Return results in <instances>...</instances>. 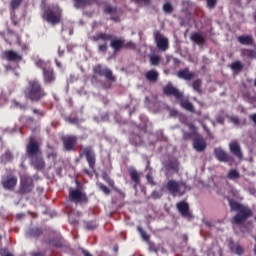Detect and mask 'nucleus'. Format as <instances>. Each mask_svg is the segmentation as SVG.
Here are the masks:
<instances>
[{
	"mask_svg": "<svg viewBox=\"0 0 256 256\" xmlns=\"http://www.w3.org/2000/svg\"><path fill=\"white\" fill-rule=\"evenodd\" d=\"M91 4V0H74V6L76 9H81L83 7H87V5Z\"/></svg>",
	"mask_w": 256,
	"mask_h": 256,
	"instance_id": "nucleus-26",
	"label": "nucleus"
},
{
	"mask_svg": "<svg viewBox=\"0 0 256 256\" xmlns=\"http://www.w3.org/2000/svg\"><path fill=\"white\" fill-rule=\"evenodd\" d=\"M238 41L242 45H251V43H253V38L251 36H240L238 37Z\"/></svg>",
	"mask_w": 256,
	"mask_h": 256,
	"instance_id": "nucleus-30",
	"label": "nucleus"
},
{
	"mask_svg": "<svg viewBox=\"0 0 256 256\" xmlns=\"http://www.w3.org/2000/svg\"><path fill=\"white\" fill-rule=\"evenodd\" d=\"M32 256H43V254L42 253H34V254H32Z\"/></svg>",
	"mask_w": 256,
	"mask_h": 256,
	"instance_id": "nucleus-54",
	"label": "nucleus"
},
{
	"mask_svg": "<svg viewBox=\"0 0 256 256\" xmlns=\"http://www.w3.org/2000/svg\"><path fill=\"white\" fill-rule=\"evenodd\" d=\"M178 101H181V107H183V109H186V111H193V104L189 101L183 100V98L178 99Z\"/></svg>",
	"mask_w": 256,
	"mask_h": 256,
	"instance_id": "nucleus-33",
	"label": "nucleus"
},
{
	"mask_svg": "<svg viewBox=\"0 0 256 256\" xmlns=\"http://www.w3.org/2000/svg\"><path fill=\"white\" fill-rule=\"evenodd\" d=\"M127 47H134L133 42H129V43L127 44Z\"/></svg>",
	"mask_w": 256,
	"mask_h": 256,
	"instance_id": "nucleus-55",
	"label": "nucleus"
},
{
	"mask_svg": "<svg viewBox=\"0 0 256 256\" xmlns=\"http://www.w3.org/2000/svg\"><path fill=\"white\" fill-rule=\"evenodd\" d=\"M99 51H101V53H105V51H107V45L106 44H102L99 46Z\"/></svg>",
	"mask_w": 256,
	"mask_h": 256,
	"instance_id": "nucleus-51",
	"label": "nucleus"
},
{
	"mask_svg": "<svg viewBox=\"0 0 256 256\" xmlns=\"http://www.w3.org/2000/svg\"><path fill=\"white\" fill-rule=\"evenodd\" d=\"M230 207L234 211H238V214L234 217V223H236V225L243 223L245 219H248L252 215L251 209L241 206V204L237 202L230 201Z\"/></svg>",
	"mask_w": 256,
	"mask_h": 256,
	"instance_id": "nucleus-2",
	"label": "nucleus"
},
{
	"mask_svg": "<svg viewBox=\"0 0 256 256\" xmlns=\"http://www.w3.org/2000/svg\"><path fill=\"white\" fill-rule=\"evenodd\" d=\"M254 253H255V255H256V247L254 248Z\"/></svg>",
	"mask_w": 256,
	"mask_h": 256,
	"instance_id": "nucleus-63",
	"label": "nucleus"
},
{
	"mask_svg": "<svg viewBox=\"0 0 256 256\" xmlns=\"http://www.w3.org/2000/svg\"><path fill=\"white\" fill-rule=\"evenodd\" d=\"M130 143H132V145H141L142 143L141 136H133L130 139Z\"/></svg>",
	"mask_w": 256,
	"mask_h": 256,
	"instance_id": "nucleus-38",
	"label": "nucleus"
},
{
	"mask_svg": "<svg viewBox=\"0 0 256 256\" xmlns=\"http://www.w3.org/2000/svg\"><path fill=\"white\" fill-rule=\"evenodd\" d=\"M190 133H185L184 132V139H191L193 137V135H197V128H195V126H193V124H188L187 125Z\"/></svg>",
	"mask_w": 256,
	"mask_h": 256,
	"instance_id": "nucleus-25",
	"label": "nucleus"
},
{
	"mask_svg": "<svg viewBox=\"0 0 256 256\" xmlns=\"http://www.w3.org/2000/svg\"><path fill=\"white\" fill-rule=\"evenodd\" d=\"M138 231H139L142 239H144V241H149V235L145 231H143V228L138 227Z\"/></svg>",
	"mask_w": 256,
	"mask_h": 256,
	"instance_id": "nucleus-41",
	"label": "nucleus"
},
{
	"mask_svg": "<svg viewBox=\"0 0 256 256\" xmlns=\"http://www.w3.org/2000/svg\"><path fill=\"white\" fill-rule=\"evenodd\" d=\"M151 65L157 66L161 63V56L157 54H150L149 55Z\"/></svg>",
	"mask_w": 256,
	"mask_h": 256,
	"instance_id": "nucleus-32",
	"label": "nucleus"
},
{
	"mask_svg": "<svg viewBox=\"0 0 256 256\" xmlns=\"http://www.w3.org/2000/svg\"><path fill=\"white\" fill-rule=\"evenodd\" d=\"M154 38L156 41V45L160 51H167L169 49V39L165 37L161 32L155 31Z\"/></svg>",
	"mask_w": 256,
	"mask_h": 256,
	"instance_id": "nucleus-6",
	"label": "nucleus"
},
{
	"mask_svg": "<svg viewBox=\"0 0 256 256\" xmlns=\"http://www.w3.org/2000/svg\"><path fill=\"white\" fill-rule=\"evenodd\" d=\"M86 229H88V231H93V229H97V222H88L86 225Z\"/></svg>",
	"mask_w": 256,
	"mask_h": 256,
	"instance_id": "nucleus-42",
	"label": "nucleus"
},
{
	"mask_svg": "<svg viewBox=\"0 0 256 256\" xmlns=\"http://www.w3.org/2000/svg\"><path fill=\"white\" fill-rule=\"evenodd\" d=\"M61 8L59 6H50L43 14V19L51 25H57L61 21Z\"/></svg>",
	"mask_w": 256,
	"mask_h": 256,
	"instance_id": "nucleus-5",
	"label": "nucleus"
},
{
	"mask_svg": "<svg viewBox=\"0 0 256 256\" xmlns=\"http://www.w3.org/2000/svg\"><path fill=\"white\" fill-rule=\"evenodd\" d=\"M152 196L154 197V199H157V196H155V192L152 194Z\"/></svg>",
	"mask_w": 256,
	"mask_h": 256,
	"instance_id": "nucleus-60",
	"label": "nucleus"
},
{
	"mask_svg": "<svg viewBox=\"0 0 256 256\" xmlns=\"http://www.w3.org/2000/svg\"><path fill=\"white\" fill-rule=\"evenodd\" d=\"M85 173H87V175H91V173H89L88 170H85Z\"/></svg>",
	"mask_w": 256,
	"mask_h": 256,
	"instance_id": "nucleus-61",
	"label": "nucleus"
},
{
	"mask_svg": "<svg viewBox=\"0 0 256 256\" xmlns=\"http://www.w3.org/2000/svg\"><path fill=\"white\" fill-rule=\"evenodd\" d=\"M114 250L117 251V247H115Z\"/></svg>",
	"mask_w": 256,
	"mask_h": 256,
	"instance_id": "nucleus-64",
	"label": "nucleus"
},
{
	"mask_svg": "<svg viewBox=\"0 0 256 256\" xmlns=\"http://www.w3.org/2000/svg\"><path fill=\"white\" fill-rule=\"evenodd\" d=\"M23 0H12L11 1V7L13 10L17 9L19 5H21V2Z\"/></svg>",
	"mask_w": 256,
	"mask_h": 256,
	"instance_id": "nucleus-44",
	"label": "nucleus"
},
{
	"mask_svg": "<svg viewBox=\"0 0 256 256\" xmlns=\"http://www.w3.org/2000/svg\"><path fill=\"white\" fill-rule=\"evenodd\" d=\"M3 58L7 61H14L16 63H19V61L23 59V56L20 53L15 52L13 50H7L3 52Z\"/></svg>",
	"mask_w": 256,
	"mask_h": 256,
	"instance_id": "nucleus-9",
	"label": "nucleus"
},
{
	"mask_svg": "<svg viewBox=\"0 0 256 256\" xmlns=\"http://www.w3.org/2000/svg\"><path fill=\"white\" fill-rule=\"evenodd\" d=\"M163 91L165 95H173L177 100L183 98V94L171 83L165 86Z\"/></svg>",
	"mask_w": 256,
	"mask_h": 256,
	"instance_id": "nucleus-10",
	"label": "nucleus"
},
{
	"mask_svg": "<svg viewBox=\"0 0 256 256\" xmlns=\"http://www.w3.org/2000/svg\"><path fill=\"white\" fill-rule=\"evenodd\" d=\"M1 256H13V254H11V253H3V252H1Z\"/></svg>",
	"mask_w": 256,
	"mask_h": 256,
	"instance_id": "nucleus-53",
	"label": "nucleus"
},
{
	"mask_svg": "<svg viewBox=\"0 0 256 256\" xmlns=\"http://www.w3.org/2000/svg\"><path fill=\"white\" fill-rule=\"evenodd\" d=\"M174 63L179 64V60L177 58H175Z\"/></svg>",
	"mask_w": 256,
	"mask_h": 256,
	"instance_id": "nucleus-58",
	"label": "nucleus"
},
{
	"mask_svg": "<svg viewBox=\"0 0 256 256\" xmlns=\"http://www.w3.org/2000/svg\"><path fill=\"white\" fill-rule=\"evenodd\" d=\"M146 171H148L146 175V179L150 185H155V182L153 181V171L149 166L146 167Z\"/></svg>",
	"mask_w": 256,
	"mask_h": 256,
	"instance_id": "nucleus-34",
	"label": "nucleus"
},
{
	"mask_svg": "<svg viewBox=\"0 0 256 256\" xmlns=\"http://www.w3.org/2000/svg\"><path fill=\"white\" fill-rule=\"evenodd\" d=\"M64 141V147L66 151H73V147L75 146V143L77 141V137L75 136H66L63 139Z\"/></svg>",
	"mask_w": 256,
	"mask_h": 256,
	"instance_id": "nucleus-17",
	"label": "nucleus"
},
{
	"mask_svg": "<svg viewBox=\"0 0 256 256\" xmlns=\"http://www.w3.org/2000/svg\"><path fill=\"white\" fill-rule=\"evenodd\" d=\"M177 209L181 213L182 217H185L186 219H191V212L189 211V204H187V202H179L177 204Z\"/></svg>",
	"mask_w": 256,
	"mask_h": 256,
	"instance_id": "nucleus-13",
	"label": "nucleus"
},
{
	"mask_svg": "<svg viewBox=\"0 0 256 256\" xmlns=\"http://www.w3.org/2000/svg\"><path fill=\"white\" fill-rule=\"evenodd\" d=\"M41 229H39V228H36V229H33L32 231H31V233H30V235H34V236H39V235H41Z\"/></svg>",
	"mask_w": 256,
	"mask_h": 256,
	"instance_id": "nucleus-47",
	"label": "nucleus"
},
{
	"mask_svg": "<svg viewBox=\"0 0 256 256\" xmlns=\"http://www.w3.org/2000/svg\"><path fill=\"white\" fill-rule=\"evenodd\" d=\"M32 165H34L36 169H43V167H45V162L41 158H34L32 160Z\"/></svg>",
	"mask_w": 256,
	"mask_h": 256,
	"instance_id": "nucleus-31",
	"label": "nucleus"
},
{
	"mask_svg": "<svg viewBox=\"0 0 256 256\" xmlns=\"http://www.w3.org/2000/svg\"><path fill=\"white\" fill-rule=\"evenodd\" d=\"M217 5V0H207V6L209 9H213Z\"/></svg>",
	"mask_w": 256,
	"mask_h": 256,
	"instance_id": "nucleus-45",
	"label": "nucleus"
},
{
	"mask_svg": "<svg viewBox=\"0 0 256 256\" xmlns=\"http://www.w3.org/2000/svg\"><path fill=\"white\" fill-rule=\"evenodd\" d=\"M231 251L236 255H243V247L241 245L231 246Z\"/></svg>",
	"mask_w": 256,
	"mask_h": 256,
	"instance_id": "nucleus-36",
	"label": "nucleus"
},
{
	"mask_svg": "<svg viewBox=\"0 0 256 256\" xmlns=\"http://www.w3.org/2000/svg\"><path fill=\"white\" fill-rule=\"evenodd\" d=\"M94 40L95 41H101V40L102 41H109V40H111V35L101 33V34H98V35L94 36Z\"/></svg>",
	"mask_w": 256,
	"mask_h": 256,
	"instance_id": "nucleus-35",
	"label": "nucleus"
},
{
	"mask_svg": "<svg viewBox=\"0 0 256 256\" xmlns=\"http://www.w3.org/2000/svg\"><path fill=\"white\" fill-rule=\"evenodd\" d=\"M116 9L112 6H106L105 12L106 13H115Z\"/></svg>",
	"mask_w": 256,
	"mask_h": 256,
	"instance_id": "nucleus-49",
	"label": "nucleus"
},
{
	"mask_svg": "<svg viewBox=\"0 0 256 256\" xmlns=\"http://www.w3.org/2000/svg\"><path fill=\"white\" fill-rule=\"evenodd\" d=\"M167 189L174 197H181L182 195H185L187 191L191 190V188L184 182H178L175 180L168 181Z\"/></svg>",
	"mask_w": 256,
	"mask_h": 256,
	"instance_id": "nucleus-4",
	"label": "nucleus"
},
{
	"mask_svg": "<svg viewBox=\"0 0 256 256\" xmlns=\"http://www.w3.org/2000/svg\"><path fill=\"white\" fill-rule=\"evenodd\" d=\"M25 95L28 99H31V101H39V99L45 97V91H43L39 81L31 80L25 90Z\"/></svg>",
	"mask_w": 256,
	"mask_h": 256,
	"instance_id": "nucleus-1",
	"label": "nucleus"
},
{
	"mask_svg": "<svg viewBox=\"0 0 256 256\" xmlns=\"http://www.w3.org/2000/svg\"><path fill=\"white\" fill-rule=\"evenodd\" d=\"M163 11L164 13H173V6L171 5V3L164 4Z\"/></svg>",
	"mask_w": 256,
	"mask_h": 256,
	"instance_id": "nucleus-40",
	"label": "nucleus"
},
{
	"mask_svg": "<svg viewBox=\"0 0 256 256\" xmlns=\"http://www.w3.org/2000/svg\"><path fill=\"white\" fill-rule=\"evenodd\" d=\"M244 54L247 55L248 57H256V52L255 51H251V50H245Z\"/></svg>",
	"mask_w": 256,
	"mask_h": 256,
	"instance_id": "nucleus-46",
	"label": "nucleus"
},
{
	"mask_svg": "<svg viewBox=\"0 0 256 256\" xmlns=\"http://www.w3.org/2000/svg\"><path fill=\"white\" fill-rule=\"evenodd\" d=\"M114 21H119V19L118 18H112Z\"/></svg>",
	"mask_w": 256,
	"mask_h": 256,
	"instance_id": "nucleus-62",
	"label": "nucleus"
},
{
	"mask_svg": "<svg viewBox=\"0 0 256 256\" xmlns=\"http://www.w3.org/2000/svg\"><path fill=\"white\" fill-rule=\"evenodd\" d=\"M12 105L13 107H18L19 109H25V107L19 103H17V101H12Z\"/></svg>",
	"mask_w": 256,
	"mask_h": 256,
	"instance_id": "nucleus-50",
	"label": "nucleus"
},
{
	"mask_svg": "<svg viewBox=\"0 0 256 256\" xmlns=\"http://www.w3.org/2000/svg\"><path fill=\"white\" fill-rule=\"evenodd\" d=\"M231 122L234 124V125H241V122L239 121V118L233 116L230 118Z\"/></svg>",
	"mask_w": 256,
	"mask_h": 256,
	"instance_id": "nucleus-48",
	"label": "nucleus"
},
{
	"mask_svg": "<svg viewBox=\"0 0 256 256\" xmlns=\"http://www.w3.org/2000/svg\"><path fill=\"white\" fill-rule=\"evenodd\" d=\"M191 40L194 43H197V45H203V43H205V37H203V35H201L199 33L192 34Z\"/></svg>",
	"mask_w": 256,
	"mask_h": 256,
	"instance_id": "nucleus-24",
	"label": "nucleus"
},
{
	"mask_svg": "<svg viewBox=\"0 0 256 256\" xmlns=\"http://www.w3.org/2000/svg\"><path fill=\"white\" fill-rule=\"evenodd\" d=\"M193 147L196 151H205L207 143L205 142V139H203V137L197 135L196 138L194 139Z\"/></svg>",
	"mask_w": 256,
	"mask_h": 256,
	"instance_id": "nucleus-15",
	"label": "nucleus"
},
{
	"mask_svg": "<svg viewBox=\"0 0 256 256\" xmlns=\"http://www.w3.org/2000/svg\"><path fill=\"white\" fill-rule=\"evenodd\" d=\"M231 69H233V71H241V69H243V65L241 62H234L231 65Z\"/></svg>",
	"mask_w": 256,
	"mask_h": 256,
	"instance_id": "nucleus-39",
	"label": "nucleus"
},
{
	"mask_svg": "<svg viewBox=\"0 0 256 256\" xmlns=\"http://www.w3.org/2000/svg\"><path fill=\"white\" fill-rule=\"evenodd\" d=\"M144 3L149 4L151 0H143Z\"/></svg>",
	"mask_w": 256,
	"mask_h": 256,
	"instance_id": "nucleus-57",
	"label": "nucleus"
},
{
	"mask_svg": "<svg viewBox=\"0 0 256 256\" xmlns=\"http://www.w3.org/2000/svg\"><path fill=\"white\" fill-rule=\"evenodd\" d=\"M230 151L231 153H233V155H235V157H238V159H241V157H243V154L241 153V147L237 142L230 143Z\"/></svg>",
	"mask_w": 256,
	"mask_h": 256,
	"instance_id": "nucleus-19",
	"label": "nucleus"
},
{
	"mask_svg": "<svg viewBox=\"0 0 256 256\" xmlns=\"http://www.w3.org/2000/svg\"><path fill=\"white\" fill-rule=\"evenodd\" d=\"M83 154L85 155L88 165L90 169H95V153L93 152V149L91 147H87L83 150Z\"/></svg>",
	"mask_w": 256,
	"mask_h": 256,
	"instance_id": "nucleus-11",
	"label": "nucleus"
},
{
	"mask_svg": "<svg viewBox=\"0 0 256 256\" xmlns=\"http://www.w3.org/2000/svg\"><path fill=\"white\" fill-rule=\"evenodd\" d=\"M227 177L231 180V181H235L236 179H240L241 174L239 173V171H237L236 169H232L228 172Z\"/></svg>",
	"mask_w": 256,
	"mask_h": 256,
	"instance_id": "nucleus-27",
	"label": "nucleus"
},
{
	"mask_svg": "<svg viewBox=\"0 0 256 256\" xmlns=\"http://www.w3.org/2000/svg\"><path fill=\"white\" fill-rule=\"evenodd\" d=\"M69 198H70V201H75L76 203L85 201V195H83V193L80 190L70 189Z\"/></svg>",
	"mask_w": 256,
	"mask_h": 256,
	"instance_id": "nucleus-16",
	"label": "nucleus"
},
{
	"mask_svg": "<svg viewBox=\"0 0 256 256\" xmlns=\"http://www.w3.org/2000/svg\"><path fill=\"white\" fill-rule=\"evenodd\" d=\"M177 75L179 79H184L185 81H190V79H193V73H191L187 68L180 70Z\"/></svg>",
	"mask_w": 256,
	"mask_h": 256,
	"instance_id": "nucleus-20",
	"label": "nucleus"
},
{
	"mask_svg": "<svg viewBox=\"0 0 256 256\" xmlns=\"http://www.w3.org/2000/svg\"><path fill=\"white\" fill-rule=\"evenodd\" d=\"M146 79L151 83H155L159 79V72L156 70H150L146 73Z\"/></svg>",
	"mask_w": 256,
	"mask_h": 256,
	"instance_id": "nucleus-22",
	"label": "nucleus"
},
{
	"mask_svg": "<svg viewBox=\"0 0 256 256\" xmlns=\"http://www.w3.org/2000/svg\"><path fill=\"white\" fill-rule=\"evenodd\" d=\"M105 180L109 182V185H112L111 179L105 178Z\"/></svg>",
	"mask_w": 256,
	"mask_h": 256,
	"instance_id": "nucleus-56",
	"label": "nucleus"
},
{
	"mask_svg": "<svg viewBox=\"0 0 256 256\" xmlns=\"http://www.w3.org/2000/svg\"><path fill=\"white\" fill-rule=\"evenodd\" d=\"M99 189H101V191H103V193H105V195H109V193H111V191L109 190V188L103 184H98Z\"/></svg>",
	"mask_w": 256,
	"mask_h": 256,
	"instance_id": "nucleus-43",
	"label": "nucleus"
},
{
	"mask_svg": "<svg viewBox=\"0 0 256 256\" xmlns=\"http://www.w3.org/2000/svg\"><path fill=\"white\" fill-rule=\"evenodd\" d=\"M10 161H13V154L7 151L1 156V163H3V165H6V163H9Z\"/></svg>",
	"mask_w": 256,
	"mask_h": 256,
	"instance_id": "nucleus-28",
	"label": "nucleus"
},
{
	"mask_svg": "<svg viewBox=\"0 0 256 256\" xmlns=\"http://www.w3.org/2000/svg\"><path fill=\"white\" fill-rule=\"evenodd\" d=\"M33 189V180L29 176H21V191L22 193H29Z\"/></svg>",
	"mask_w": 256,
	"mask_h": 256,
	"instance_id": "nucleus-12",
	"label": "nucleus"
},
{
	"mask_svg": "<svg viewBox=\"0 0 256 256\" xmlns=\"http://www.w3.org/2000/svg\"><path fill=\"white\" fill-rule=\"evenodd\" d=\"M37 151H39V145L37 144V142H35V139L33 137L30 138V143L27 146V153L30 156L35 155V153H37Z\"/></svg>",
	"mask_w": 256,
	"mask_h": 256,
	"instance_id": "nucleus-18",
	"label": "nucleus"
},
{
	"mask_svg": "<svg viewBox=\"0 0 256 256\" xmlns=\"http://www.w3.org/2000/svg\"><path fill=\"white\" fill-rule=\"evenodd\" d=\"M57 67H61V63L56 62Z\"/></svg>",
	"mask_w": 256,
	"mask_h": 256,
	"instance_id": "nucleus-59",
	"label": "nucleus"
},
{
	"mask_svg": "<svg viewBox=\"0 0 256 256\" xmlns=\"http://www.w3.org/2000/svg\"><path fill=\"white\" fill-rule=\"evenodd\" d=\"M192 87L194 91H197V93H201V80H195L192 83Z\"/></svg>",
	"mask_w": 256,
	"mask_h": 256,
	"instance_id": "nucleus-37",
	"label": "nucleus"
},
{
	"mask_svg": "<svg viewBox=\"0 0 256 256\" xmlns=\"http://www.w3.org/2000/svg\"><path fill=\"white\" fill-rule=\"evenodd\" d=\"M124 43H125V41L123 39H116L111 42V48L115 49V51H117V50L121 49V47H123Z\"/></svg>",
	"mask_w": 256,
	"mask_h": 256,
	"instance_id": "nucleus-29",
	"label": "nucleus"
},
{
	"mask_svg": "<svg viewBox=\"0 0 256 256\" xmlns=\"http://www.w3.org/2000/svg\"><path fill=\"white\" fill-rule=\"evenodd\" d=\"M166 169L168 173H177V171H179V162L177 160L170 162Z\"/></svg>",
	"mask_w": 256,
	"mask_h": 256,
	"instance_id": "nucleus-23",
	"label": "nucleus"
},
{
	"mask_svg": "<svg viewBox=\"0 0 256 256\" xmlns=\"http://www.w3.org/2000/svg\"><path fill=\"white\" fill-rule=\"evenodd\" d=\"M250 119H251L252 121H254V123L256 124V114L251 115V116H250Z\"/></svg>",
	"mask_w": 256,
	"mask_h": 256,
	"instance_id": "nucleus-52",
	"label": "nucleus"
},
{
	"mask_svg": "<svg viewBox=\"0 0 256 256\" xmlns=\"http://www.w3.org/2000/svg\"><path fill=\"white\" fill-rule=\"evenodd\" d=\"M94 73H97L98 75H102L103 77H106V79H108V81H115L113 72H111V70H109V68L98 65V66L94 67Z\"/></svg>",
	"mask_w": 256,
	"mask_h": 256,
	"instance_id": "nucleus-8",
	"label": "nucleus"
},
{
	"mask_svg": "<svg viewBox=\"0 0 256 256\" xmlns=\"http://www.w3.org/2000/svg\"><path fill=\"white\" fill-rule=\"evenodd\" d=\"M130 177H131L132 181H134V183H135L134 189H137V185H139V183H141V178L139 176V172H137V170H135V169H131Z\"/></svg>",
	"mask_w": 256,
	"mask_h": 256,
	"instance_id": "nucleus-21",
	"label": "nucleus"
},
{
	"mask_svg": "<svg viewBox=\"0 0 256 256\" xmlns=\"http://www.w3.org/2000/svg\"><path fill=\"white\" fill-rule=\"evenodd\" d=\"M36 67H39L43 71L44 83L46 85H51V83H55V73L53 69H51L49 62H44L41 59L36 60Z\"/></svg>",
	"mask_w": 256,
	"mask_h": 256,
	"instance_id": "nucleus-3",
	"label": "nucleus"
},
{
	"mask_svg": "<svg viewBox=\"0 0 256 256\" xmlns=\"http://www.w3.org/2000/svg\"><path fill=\"white\" fill-rule=\"evenodd\" d=\"M214 154L216 159H218V161H221L222 163H227V161H231V157H229V154H227V152H225V150L221 148H216L214 150Z\"/></svg>",
	"mask_w": 256,
	"mask_h": 256,
	"instance_id": "nucleus-14",
	"label": "nucleus"
},
{
	"mask_svg": "<svg viewBox=\"0 0 256 256\" xmlns=\"http://www.w3.org/2000/svg\"><path fill=\"white\" fill-rule=\"evenodd\" d=\"M2 186L7 191H13L17 186V176L7 175L2 177Z\"/></svg>",
	"mask_w": 256,
	"mask_h": 256,
	"instance_id": "nucleus-7",
	"label": "nucleus"
}]
</instances>
